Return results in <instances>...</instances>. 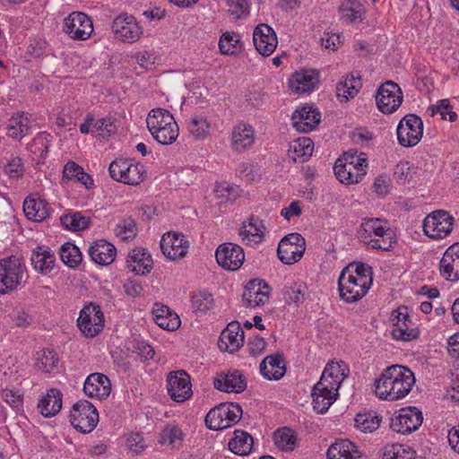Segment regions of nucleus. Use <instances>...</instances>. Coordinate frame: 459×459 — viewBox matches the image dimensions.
I'll list each match as a JSON object with an SVG mask.
<instances>
[{
  "mask_svg": "<svg viewBox=\"0 0 459 459\" xmlns=\"http://www.w3.org/2000/svg\"><path fill=\"white\" fill-rule=\"evenodd\" d=\"M415 384L413 372L407 367L392 365L375 381L376 395L385 401L404 398Z\"/></svg>",
  "mask_w": 459,
  "mask_h": 459,
  "instance_id": "1",
  "label": "nucleus"
},
{
  "mask_svg": "<svg viewBox=\"0 0 459 459\" xmlns=\"http://www.w3.org/2000/svg\"><path fill=\"white\" fill-rule=\"evenodd\" d=\"M372 283V272L364 264H350L341 273L338 279L340 297L346 303L361 299Z\"/></svg>",
  "mask_w": 459,
  "mask_h": 459,
  "instance_id": "2",
  "label": "nucleus"
},
{
  "mask_svg": "<svg viewBox=\"0 0 459 459\" xmlns=\"http://www.w3.org/2000/svg\"><path fill=\"white\" fill-rule=\"evenodd\" d=\"M359 237L370 248L382 251H391L397 243L387 221L378 218L364 219Z\"/></svg>",
  "mask_w": 459,
  "mask_h": 459,
  "instance_id": "3",
  "label": "nucleus"
},
{
  "mask_svg": "<svg viewBox=\"0 0 459 459\" xmlns=\"http://www.w3.org/2000/svg\"><path fill=\"white\" fill-rule=\"evenodd\" d=\"M148 130L160 144L173 143L178 137V126L172 114L161 108H153L146 118Z\"/></svg>",
  "mask_w": 459,
  "mask_h": 459,
  "instance_id": "4",
  "label": "nucleus"
},
{
  "mask_svg": "<svg viewBox=\"0 0 459 459\" xmlns=\"http://www.w3.org/2000/svg\"><path fill=\"white\" fill-rule=\"evenodd\" d=\"M108 173L115 181L137 186L147 177L145 167L134 159L117 158L108 166Z\"/></svg>",
  "mask_w": 459,
  "mask_h": 459,
  "instance_id": "5",
  "label": "nucleus"
},
{
  "mask_svg": "<svg viewBox=\"0 0 459 459\" xmlns=\"http://www.w3.org/2000/svg\"><path fill=\"white\" fill-rule=\"evenodd\" d=\"M27 278L25 264L17 256L0 259V293L6 294L18 288Z\"/></svg>",
  "mask_w": 459,
  "mask_h": 459,
  "instance_id": "6",
  "label": "nucleus"
},
{
  "mask_svg": "<svg viewBox=\"0 0 459 459\" xmlns=\"http://www.w3.org/2000/svg\"><path fill=\"white\" fill-rule=\"evenodd\" d=\"M242 408L236 403H221L205 416V424L212 430H222L237 424L242 417Z\"/></svg>",
  "mask_w": 459,
  "mask_h": 459,
  "instance_id": "7",
  "label": "nucleus"
},
{
  "mask_svg": "<svg viewBox=\"0 0 459 459\" xmlns=\"http://www.w3.org/2000/svg\"><path fill=\"white\" fill-rule=\"evenodd\" d=\"M70 423L82 433H90L99 422V412L96 407L87 400L75 403L70 411Z\"/></svg>",
  "mask_w": 459,
  "mask_h": 459,
  "instance_id": "8",
  "label": "nucleus"
},
{
  "mask_svg": "<svg viewBox=\"0 0 459 459\" xmlns=\"http://www.w3.org/2000/svg\"><path fill=\"white\" fill-rule=\"evenodd\" d=\"M454 221V217L448 212L437 210L424 219L423 231L430 238L441 239L451 233Z\"/></svg>",
  "mask_w": 459,
  "mask_h": 459,
  "instance_id": "9",
  "label": "nucleus"
},
{
  "mask_svg": "<svg viewBox=\"0 0 459 459\" xmlns=\"http://www.w3.org/2000/svg\"><path fill=\"white\" fill-rule=\"evenodd\" d=\"M397 139L403 147H413L423 135L422 119L415 114H407L399 122L396 129Z\"/></svg>",
  "mask_w": 459,
  "mask_h": 459,
  "instance_id": "10",
  "label": "nucleus"
},
{
  "mask_svg": "<svg viewBox=\"0 0 459 459\" xmlns=\"http://www.w3.org/2000/svg\"><path fill=\"white\" fill-rule=\"evenodd\" d=\"M306 251V240L299 233L284 236L278 244L277 256L284 264L299 262Z\"/></svg>",
  "mask_w": 459,
  "mask_h": 459,
  "instance_id": "11",
  "label": "nucleus"
},
{
  "mask_svg": "<svg viewBox=\"0 0 459 459\" xmlns=\"http://www.w3.org/2000/svg\"><path fill=\"white\" fill-rule=\"evenodd\" d=\"M77 325L84 336L93 338L104 327V315L99 305L90 303L80 311Z\"/></svg>",
  "mask_w": 459,
  "mask_h": 459,
  "instance_id": "12",
  "label": "nucleus"
},
{
  "mask_svg": "<svg viewBox=\"0 0 459 459\" xmlns=\"http://www.w3.org/2000/svg\"><path fill=\"white\" fill-rule=\"evenodd\" d=\"M403 100V95L400 86L393 81L384 82L376 94L377 106L384 114H392L397 110Z\"/></svg>",
  "mask_w": 459,
  "mask_h": 459,
  "instance_id": "13",
  "label": "nucleus"
},
{
  "mask_svg": "<svg viewBox=\"0 0 459 459\" xmlns=\"http://www.w3.org/2000/svg\"><path fill=\"white\" fill-rule=\"evenodd\" d=\"M112 31L115 37L127 43H134L140 39L143 30L133 15L122 13L112 22Z\"/></svg>",
  "mask_w": 459,
  "mask_h": 459,
  "instance_id": "14",
  "label": "nucleus"
},
{
  "mask_svg": "<svg viewBox=\"0 0 459 459\" xmlns=\"http://www.w3.org/2000/svg\"><path fill=\"white\" fill-rule=\"evenodd\" d=\"M215 258L220 266L227 271H237L244 263L243 248L231 242L221 244L215 251Z\"/></svg>",
  "mask_w": 459,
  "mask_h": 459,
  "instance_id": "15",
  "label": "nucleus"
},
{
  "mask_svg": "<svg viewBox=\"0 0 459 459\" xmlns=\"http://www.w3.org/2000/svg\"><path fill=\"white\" fill-rule=\"evenodd\" d=\"M65 32L73 39L85 40L93 32L91 18L81 12H74L65 19Z\"/></svg>",
  "mask_w": 459,
  "mask_h": 459,
  "instance_id": "16",
  "label": "nucleus"
},
{
  "mask_svg": "<svg viewBox=\"0 0 459 459\" xmlns=\"http://www.w3.org/2000/svg\"><path fill=\"white\" fill-rule=\"evenodd\" d=\"M167 388L170 398L177 403H183L193 394L190 377L184 370L170 372L168 375Z\"/></svg>",
  "mask_w": 459,
  "mask_h": 459,
  "instance_id": "17",
  "label": "nucleus"
},
{
  "mask_svg": "<svg viewBox=\"0 0 459 459\" xmlns=\"http://www.w3.org/2000/svg\"><path fill=\"white\" fill-rule=\"evenodd\" d=\"M160 245L162 254L171 261L181 259L188 253L189 241L183 233L167 232L161 237Z\"/></svg>",
  "mask_w": 459,
  "mask_h": 459,
  "instance_id": "18",
  "label": "nucleus"
},
{
  "mask_svg": "<svg viewBox=\"0 0 459 459\" xmlns=\"http://www.w3.org/2000/svg\"><path fill=\"white\" fill-rule=\"evenodd\" d=\"M406 309V307L398 308L395 311L397 314L392 315V321L394 323L392 335L396 340L409 342L417 339L420 332L417 327H414V324Z\"/></svg>",
  "mask_w": 459,
  "mask_h": 459,
  "instance_id": "19",
  "label": "nucleus"
},
{
  "mask_svg": "<svg viewBox=\"0 0 459 459\" xmlns=\"http://www.w3.org/2000/svg\"><path fill=\"white\" fill-rule=\"evenodd\" d=\"M293 127L301 133L314 130L321 121V113L313 106H303L297 108L292 116Z\"/></svg>",
  "mask_w": 459,
  "mask_h": 459,
  "instance_id": "20",
  "label": "nucleus"
},
{
  "mask_svg": "<svg viewBox=\"0 0 459 459\" xmlns=\"http://www.w3.org/2000/svg\"><path fill=\"white\" fill-rule=\"evenodd\" d=\"M244 344V331L238 322H231L221 333L218 347L221 351L233 353Z\"/></svg>",
  "mask_w": 459,
  "mask_h": 459,
  "instance_id": "21",
  "label": "nucleus"
},
{
  "mask_svg": "<svg viewBox=\"0 0 459 459\" xmlns=\"http://www.w3.org/2000/svg\"><path fill=\"white\" fill-rule=\"evenodd\" d=\"M439 272L446 281H459V242L446 250L439 262Z\"/></svg>",
  "mask_w": 459,
  "mask_h": 459,
  "instance_id": "22",
  "label": "nucleus"
},
{
  "mask_svg": "<svg viewBox=\"0 0 459 459\" xmlns=\"http://www.w3.org/2000/svg\"><path fill=\"white\" fill-rule=\"evenodd\" d=\"M214 387L226 393H241L247 387L245 377L238 371L221 372L213 380Z\"/></svg>",
  "mask_w": 459,
  "mask_h": 459,
  "instance_id": "23",
  "label": "nucleus"
},
{
  "mask_svg": "<svg viewBox=\"0 0 459 459\" xmlns=\"http://www.w3.org/2000/svg\"><path fill=\"white\" fill-rule=\"evenodd\" d=\"M110 391V380L102 373L91 374L84 381L83 392L89 397L102 400L109 395Z\"/></svg>",
  "mask_w": 459,
  "mask_h": 459,
  "instance_id": "24",
  "label": "nucleus"
},
{
  "mask_svg": "<svg viewBox=\"0 0 459 459\" xmlns=\"http://www.w3.org/2000/svg\"><path fill=\"white\" fill-rule=\"evenodd\" d=\"M117 131L115 119L112 117H102L95 120L91 113H88L83 123L80 125V132L82 134L89 133H100L103 136H110Z\"/></svg>",
  "mask_w": 459,
  "mask_h": 459,
  "instance_id": "25",
  "label": "nucleus"
},
{
  "mask_svg": "<svg viewBox=\"0 0 459 459\" xmlns=\"http://www.w3.org/2000/svg\"><path fill=\"white\" fill-rule=\"evenodd\" d=\"M273 442L275 447L283 453H291L300 445L298 432L290 427H280L273 432Z\"/></svg>",
  "mask_w": 459,
  "mask_h": 459,
  "instance_id": "26",
  "label": "nucleus"
},
{
  "mask_svg": "<svg viewBox=\"0 0 459 459\" xmlns=\"http://www.w3.org/2000/svg\"><path fill=\"white\" fill-rule=\"evenodd\" d=\"M88 254L93 263L100 265H108L114 262L117 249L108 241L97 239L90 245Z\"/></svg>",
  "mask_w": 459,
  "mask_h": 459,
  "instance_id": "27",
  "label": "nucleus"
},
{
  "mask_svg": "<svg viewBox=\"0 0 459 459\" xmlns=\"http://www.w3.org/2000/svg\"><path fill=\"white\" fill-rule=\"evenodd\" d=\"M286 373V364L282 353L266 356L260 362V374L268 380H280Z\"/></svg>",
  "mask_w": 459,
  "mask_h": 459,
  "instance_id": "28",
  "label": "nucleus"
},
{
  "mask_svg": "<svg viewBox=\"0 0 459 459\" xmlns=\"http://www.w3.org/2000/svg\"><path fill=\"white\" fill-rule=\"evenodd\" d=\"M23 212L29 220L39 222L50 215L51 207L45 199L30 195L23 202Z\"/></svg>",
  "mask_w": 459,
  "mask_h": 459,
  "instance_id": "29",
  "label": "nucleus"
},
{
  "mask_svg": "<svg viewBox=\"0 0 459 459\" xmlns=\"http://www.w3.org/2000/svg\"><path fill=\"white\" fill-rule=\"evenodd\" d=\"M318 83V73L315 70L295 72L289 80V86L296 93H306L315 90Z\"/></svg>",
  "mask_w": 459,
  "mask_h": 459,
  "instance_id": "30",
  "label": "nucleus"
},
{
  "mask_svg": "<svg viewBox=\"0 0 459 459\" xmlns=\"http://www.w3.org/2000/svg\"><path fill=\"white\" fill-rule=\"evenodd\" d=\"M128 268L139 275H146L151 273L153 261L151 254L143 247L134 248L127 255Z\"/></svg>",
  "mask_w": 459,
  "mask_h": 459,
  "instance_id": "31",
  "label": "nucleus"
},
{
  "mask_svg": "<svg viewBox=\"0 0 459 459\" xmlns=\"http://www.w3.org/2000/svg\"><path fill=\"white\" fill-rule=\"evenodd\" d=\"M254 128L247 124L239 123L234 126L231 134V146L237 152H242L255 143Z\"/></svg>",
  "mask_w": 459,
  "mask_h": 459,
  "instance_id": "32",
  "label": "nucleus"
},
{
  "mask_svg": "<svg viewBox=\"0 0 459 459\" xmlns=\"http://www.w3.org/2000/svg\"><path fill=\"white\" fill-rule=\"evenodd\" d=\"M327 459H364L362 453L349 439L336 440L327 450Z\"/></svg>",
  "mask_w": 459,
  "mask_h": 459,
  "instance_id": "33",
  "label": "nucleus"
},
{
  "mask_svg": "<svg viewBox=\"0 0 459 459\" xmlns=\"http://www.w3.org/2000/svg\"><path fill=\"white\" fill-rule=\"evenodd\" d=\"M30 262L35 271L47 275L54 269L56 256L49 248L37 247L32 250Z\"/></svg>",
  "mask_w": 459,
  "mask_h": 459,
  "instance_id": "34",
  "label": "nucleus"
},
{
  "mask_svg": "<svg viewBox=\"0 0 459 459\" xmlns=\"http://www.w3.org/2000/svg\"><path fill=\"white\" fill-rule=\"evenodd\" d=\"M152 315L154 322L162 329L175 331L180 326L179 316L165 305L155 303Z\"/></svg>",
  "mask_w": 459,
  "mask_h": 459,
  "instance_id": "35",
  "label": "nucleus"
},
{
  "mask_svg": "<svg viewBox=\"0 0 459 459\" xmlns=\"http://www.w3.org/2000/svg\"><path fill=\"white\" fill-rule=\"evenodd\" d=\"M31 120L30 115L24 112H18L12 116L6 126V134L13 139H22L30 133Z\"/></svg>",
  "mask_w": 459,
  "mask_h": 459,
  "instance_id": "36",
  "label": "nucleus"
},
{
  "mask_svg": "<svg viewBox=\"0 0 459 459\" xmlns=\"http://www.w3.org/2000/svg\"><path fill=\"white\" fill-rule=\"evenodd\" d=\"M62 398L63 394L59 389L51 388L48 391L47 394L39 400L38 409L44 417H53L57 414L62 408Z\"/></svg>",
  "mask_w": 459,
  "mask_h": 459,
  "instance_id": "37",
  "label": "nucleus"
},
{
  "mask_svg": "<svg viewBox=\"0 0 459 459\" xmlns=\"http://www.w3.org/2000/svg\"><path fill=\"white\" fill-rule=\"evenodd\" d=\"M189 134L196 141L206 139L210 135L211 123L207 117L203 114L192 115L186 124Z\"/></svg>",
  "mask_w": 459,
  "mask_h": 459,
  "instance_id": "38",
  "label": "nucleus"
},
{
  "mask_svg": "<svg viewBox=\"0 0 459 459\" xmlns=\"http://www.w3.org/2000/svg\"><path fill=\"white\" fill-rule=\"evenodd\" d=\"M314 142L308 137H299L290 143L289 148V156L295 162H305L313 154Z\"/></svg>",
  "mask_w": 459,
  "mask_h": 459,
  "instance_id": "39",
  "label": "nucleus"
},
{
  "mask_svg": "<svg viewBox=\"0 0 459 459\" xmlns=\"http://www.w3.org/2000/svg\"><path fill=\"white\" fill-rule=\"evenodd\" d=\"M254 446V439L251 435L243 430H235L234 437L228 444L229 449L238 455H248Z\"/></svg>",
  "mask_w": 459,
  "mask_h": 459,
  "instance_id": "40",
  "label": "nucleus"
},
{
  "mask_svg": "<svg viewBox=\"0 0 459 459\" xmlns=\"http://www.w3.org/2000/svg\"><path fill=\"white\" fill-rule=\"evenodd\" d=\"M260 55L263 56H270L278 45V39L275 31L272 27L265 23H260Z\"/></svg>",
  "mask_w": 459,
  "mask_h": 459,
  "instance_id": "41",
  "label": "nucleus"
},
{
  "mask_svg": "<svg viewBox=\"0 0 459 459\" xmlns=\"http://www.w3.org/2000/svg\"><path fill=\"white\" fill-rule=\"evenodd\" d=\"M348 373L349 368L343 361H332L326 364L321 377H325L326 380L340 387L344 378L348 377Z\"/></svg>",
  "mask_w": 459,
  "mask_h": 459,
  "instance_id": "42",
  "label": "nucleus"
},
{
  "mask_svg": "<svg viewBox=\"0 0 459 459\" xmlns=\"http://www.w3.org/2000/svg\"><path fill=\"white\" fill-rule=\"evenodd\" d=\"M58 357L49 349H43L37 352L35 368L44 373H51L57 368Z\"/></svg>",
  "mask_w": 459,
  "mask_h": 459,
  "instance_id": "43",
  "label": "nucleus"
},
{
  "mask_svg": "<svg viewBox=\"0 0 459 459\" xmlns=\"http://www.w3.org/2000/svg\"><path fill=\"white\" fill-rule=\"evenodd\" d=\"M185 436L178 426L170 425L162 430L160 443L168 445L172 449H179L183 446Z\"/></svg>",
  "mask_w": 459,
  "mask_h": 459,
  "instance_id": "44",
  "label": "nucleus"
},
{
  "mask_svg": "<svg viewBox=\"0 0 459 459\" xmlns=\"http://www.w3.org/2000/svg\"><path fill=\"white\" fill-rule=\"evenodd\" d=\"M59 255L63 263L73 269L77 268L82 261V255L79 247L70 242L61 246Z\"/></svg>",
  "mask_w": 459,
  "mask_h": 459,
  "instance_id": "45",
  "label": "nucleus"
},
{
  "mask_svg": "<svg viewBox=\"0 0 459 459\" xmlns=\"http://www.w3.org/2000/svg\"><path fill=\"white\" fill-rule=\"evenodd\" d=\"M60 222L66 230L80 231L90 226L91 219L82 215L80 212H74L61 216Z\"/></svg>",
  "mask_w": 459,
  "mask_h": 459,
  "instance_id": "46",
  "label": "nucleus"
},
{
  "mask_svg": "<svg viewBox=\"0 0 459 459\" xmlns=\"http://www.w3.org/2000/svg\"><path fill=\"white\" fill-rule=\"evenodd\" d=\"M354 421L357 429L364 433H368L378 429L381 418L375 411H368L358 413Z\"/></svg>",
  "mask_w": 459,
  "mask_h": 459,
  "instance_id": "47",
  "label": "nucleus"
},
{
  "mask_svg": "<svg viewBox=\"0 0 459 459\" xmlns=\"http://www.w3.org/2000/svg\"><path fill=\"white\" fill-rule=\"evenodd\" d=\"M415 452L401 444H388L383 448V459H414Z\"/></svg>",
  "mask_w": 459,
  "mask_h": 459,
  "instance_id": "48",
  "label": "nucleus"
},
{
  "mask_svg": "<svg viewBox=\"0 0 459 459\" xmlns=\"http://www.w3.org/2000/svg\"><path fill=\"white\" fill-rule=\"evenodd\" d=\"M239 236L242 239V242L246 245L252 246L256 245L258 240V226L257 220L255 217H251L247 223L243 222L241 228L239 229Z\"/></svg>",
  "mask_w": 459,
  "mask_h": 459,
  "instance_id": "49",
  "label": "nucleus"
},
{
  "mask_svg": "<svg viewBox=\"0 0 459 459\" xmlns=\"http://www.w3.org/2000/svg\"><path fill=\"white\" fill-rule=\"evenodd\" d=\"M219 48L223 55H235L240 48L239 36L235 33H224L219 41Z\"/></svg>",
  "mask_w": 459,
  "mask_h": 459,
  "instance_id": "50",
  "label": "nucleus"
},
{
  "mask_svg": "<svg viewBox=\"0 0 459 459\" xmlns=\"http://www.w3.org/2000/svg\"><path fill=\"white\" fill-rule=\"evenodd\" d=\"M400 411L402 412L403 419L406 420L405 424L407 429H411L413 432L421 426L423 415L420 409L410 406L400 409Z\"/></svg>",
  "mask_w": 459,
  "mask_h": 459,
  "instance_id": "51",
  "label": "nucleus"
},
{
  "mask_svg": "<svg viewBox=\"0 0 459 459\" xmlns=\"http://www.w3.org/2000/svg\"><path fill=\"white\" fill-rule=\"evenodd\" d=\"M258 285V279L255 278L250 280L244 287L242 294V304L247 308H254L258 306V290L255 287Z\"/></svg>",
  "mask_w": 459,
  "mask_h": 459,
  "instance_id": "52",
  "label": "nucleus"
},
{
  "mask_svg": "<svg viewBox=\"0 0 459 459\" xmlns=\"http://www.w3.org/2000/svg\"><path fill=\"white\" fill-rule=\"evenodd\" d=\"M115 232L117 237L126 241L133 239L136 235V223L132 218H126L117 223Z\"/></svg>",
  "mask_w": 459,
  "mask_h": 459,
  "instance_id": "53",
  "label": "nucleus"
},
{
  "mask_svg": "<svg viewBox=\"0 0 459 459\" xmlns=\"http://www.w3.org/2000/svg\"><path fill=\"white\" fill-rule=\"evenodd\" d=\"M359 76L355 77L353 74H351L350 78H346L343 82H340L337 83L336 90L338 91V95H341V92H343L344 97L348 99L349 97L353 98L359 92V87L360 86Z\"/></svg>",
  "mask_w": 459,
  "mask_h": 459,
  "instance_id": "54",
  "label": "nucleus"
},
{
  "mask_svg": "<svg viewBox=\"0 0 459 459\" xmlns=\"http://www.w3.org/2000/svg\"><path fill=\"white\" fill-rule=\"evenodd\" d=\"M191 302L192 307L195 312L204 313L212 307L213 299L211 293L200 291L192 296Z\"/></svg>",
  "mask_w": 459,
  "mask_h": 459,
  "instance_id": "55",
  "label": "nucleus"
},
{
  "mask_svg": "<svg viewBox=\"0 0 459 459\" xmlns=\"http://www.w3.org/2000/svg\"><path fill=\"white\" fill-rule=\"evenodd\" d=\"M227 6L229 13L236 20L249 14L248 0H227Z\"/></svg>",
  "mask_w": 459,
  "mask_h": 459,
  "instance_id": "56",
  "label": "nucleus"
},
{
  "mask_svg": "<svg viewBox=\"0 0 459 459\" xmlns=\"http://www.w3.org/2000/svg\"><path fill=\"white\" fill-rule=\"evenodd\" d=\"M307 289L304 282H294L286 288L285 296L287 300L295 304L302 303L306 299Z\"/></svg>",
  "mask_w": 459,
  "mask_h": 459,
  "instance_id": "57",
  "label": "nucleus"
},
{
  "mask_svg": "<svg viewBox=\"0 0 459 459\" xmlns=\"http://www.w3.org/2000/svg\"><path fill=\"white\" fill-rule=\"evenodd\" d=\"M4 171L12 179L21 178L25 171L22 159L20 157H11L4 165Z\"/></svg>",
  "mask_w": 459,
  "mask_h": 459,
  "instance_id": "58",
  "label": "nucleus"
},
{
  "mask_svg": "<svg viewBox=\"0 0 459 459\" xmlns=\"http://www.w3.org/2000/svg\"><path fill=\"white\" fill-rule=\"evenodd\" d=\"M214 193L224 203L233 201L238 195V187L226 181L217 183Z\"/></svg>",
  "mask_w": 459,
  "mask_h": 459,
  "instance_id": "59",
  "label": "nucleus"
},
{
  "mask_svg": "<svg viewBox=\"0 0 459 459\" xmlns=\"http://www.w3.org/2000/svg\"><path fill=\"white\" fill-rule=\"evenodd\" d=\"M338 385L336 384H333L325 379V377H321L320 380L315 385L313 388L312 394H318L322 396H334L335 399L338 396Z\"/></svg>",
  "mask_w": 459,
  "mask_h": 459,
  "instance_id": "60",
  "label": "nucleus"
},
{
  "mask_svg": "<svg viewBox=\"0 0 459 459\" xmlns=\"http://www.w3.org/2000/svg\"><path fill=\"white\" fill-rule=\"evenodd\" d=\"M132 351L137 355L142 362L152 359L155 354L152 346L141 340L133 341Z\"/></svg>",
  "mask_w": 459,
  "mask_h": 459,
  "instance_id": "61",
  "label": "nucleus"
},
{
  "mask_svg": "<svg viewBox=\"0 0 459 459\" xmlns=\"http://www.w3.org/2000/svg\"><path fill=\"white\" fill-rule=\"evenodd\" d=\"M1 396L4 401L8 403L14 411H20L22 410V394L12 389L5 388L1 391Z\"/></svg>",
  "mask_w": 459,
  "mask_h": 459,
  "instance_id": "62",
  "label": "nucleus"
},
{
  "mask_svg": "<svg viewBox=\"0 0 459 459\" xmlns=\"http://www.w3.org/2000/svg\"><path fill=\"white\" fill-rule=\"evenodd\" d=\"M126 446L133 455H139L146 446L144 438L140 433L130 434L126 439Z\"/></svg>",
  "mask_w": 459,
  "mask_h": 459,
  "instance_id": "63",
  "label": "nucleus"
},
{
  "mask_svg": "<svg viewBox=\"0 0 459 459\" xmlns=\"http://www.w3.org/2000/svg\"><path fill=\"white\" fill-rule=\"evenodd\" d=\"M313 397V409L315 411L320 414L325 413L330 406L335 401L334 396H330L327 398V396H322L318 394H312Z\"/></svg>",
  "mask_w": 459,
  "mask_h": 459,
  "instance_id": "64",
  "label": "nucleus"
}]
</instances>
